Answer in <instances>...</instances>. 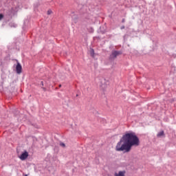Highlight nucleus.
Returning a JSON list of instances; mask_svg holds the SVG:
<instances>
[{"instance_id": "f03ea898", "label": "nucleus", "mask_w": 176, "mask_h": 176, "mask_svg": "<svg viewBox=\"0 0 176 176\" xmlns=\"http://www.w3.org/2000/svg\"><path fill=\"white\" fill-rule=\"evenodd\" d=\"M28 156H29L28 152L27 151H25L21 153V155L19 156V158L20 159V160L24 161L28 159Z\"/></svg>"}, {"instance_id": "423d86ee", "label": "nucleus", "mask_w": 176, "mask_h": 176, "mask_svg": "<svg viewBox=\"0 0 176 176\" xmlns=\"http://www.w3.org/2000/svg\"><path fill=\"white\" fill-rule=\"evenodd\" d=\"M163 135H164V131H160V132L158 133L157 135V137H162V136H163Z\"/></svg>"}, {"instance_id": "39448f33", "label": "nucleus", "mask_w": 176, "mask_h": 176, "mask_svg": "<svg viewBox=\"0 0 176 176\" xmlns=\"http://www.w3.org/2000/svg\"><path fill=\"white\" fill-rule=\"evenodd\" d=\"M125 174H126V171L120 170V171L118 172V173H115L114 176H126Z\"/></svg>"}, {"instance_id": "dca6fc26", "label": "nucleus", "mask_w": 176, "mask_h": 176, "mask_svg": "<svg viewBox=\"0 0 176 176\" xmlns=\"http://www.w3.org/2000/svg\"><path fill=\"white\" fill-rule=\"evenodd\" d=\"M59 87H61V85H59Z\"/></svg>"}, {"instance_id": "f8f14e48", "label": "nucleus", "mask_w": 176, "mask_h": 176, "mask_svg": "<svg viewBox=\"0 0 176 176\" xmlns=\"http://www.w3.org/2000/svg\"><path fill=\"white\" fill-rule=\"evenodd\" d=\"M60 146H65V144H64V143H60Z\"/></svg>"}, {"instance_id": "6e6552de", "label": "nucleus", "mask_w": 176, "mask_h": 176, "mask_svg": "<svg viewBox=\"0 0 176 176\" xmlns=\"http://www.w3.org/2000/svg\"><path fill=\"white\" fill-rule=\"evenodd\" d=\"M102 82L104 83H108V80H107L104 78H102Z\"/></svg>"}, {"instance_id": "9d476101", "label": "nucleus", "mask_w": 176, "mask_h": 176, "mask_svg": "<svg viewBox=\"0 0 176 176\" xmlns=\"http://www.w3.org/2000/svg\"><path fill=\"white\" fill-rule=\"evenodd\" d=\"M11 27H14V28H16V27H17V25H16V24H14V23H12V24L11 25Z\"/></svg>"}, {"instance_id": "1a4fd4ad", "label": "nucleus", "mask_w": 176, "mask_h": 176, "mask_svg": "<svg viewBox=\"0 0 176 176\" xmlns=\"http://www.w3.org/2000/svg\"><path fill=\"white\" fill-rule=\"evenodd\" d=\"M3 19V14H0V20Z\"/></svg>"}, {"instance_id": "9b49d317", "label": "nucleus", "mask_w": 176, "mask_h": 176, "mask_svg": "<svg viewBox=\"0 0 176 176\" xmlns=\"http://www.w3.org/2000/svg\"><path fill=\"white\" fill-rule=\"evenodd\" d=\"M47 14H52V10H49L47 11Z\"/></svg>"}, {"instance_id": "f257e3e1", "label": "nucleus", "mask_w": 176, "mask_h": 176, "mask_svg": "<svg viewBox=\"0 0 176 176\" xmlns=\"http://www.w3.org/2000/svg\"><path fill=\"white\" fill-rule=\"evenodd\" d=\"M140 146V138L134 132L126 133L120 138L116 146V152L129 153L133 146Z\"/></svg>"}, {"instance_id": "7ed1b4c3", "label": "nucleus", "mask_w": 176, "mask_h": 176, "mask_svg": "<svg viewBox=\"0 0 176 176\" xmlns=\"http://www.w3.org/2000/svg\"><path fill=\"white\" fill-rule=\"evenodd\" d=\"M120 54H122V52L120 51H113L112 54L110 56L111 58H116L118 56H120Z\"/></svg>"}, {"instance_id": "0eeeda50", "label": "nucleus", "mask_w": 176, "mask_h": 176, "mask_svg": "<svg viewBox=\"0 0 176 176\" xmlns=\"http://www.w3.org/2000/svg\"><path fill=\"white\" fill-rule=\"evenodd\" d=\"M90 54H91V57H94V50H93V49L91 50Z\"/></svg>"}, {"instance_id": "ddd939ff", "label": "nucleus", "mask_w": 176, "mask_h": 176, "mask_svg": "<svg viewBox=\"0 0 176 176\" xmlns=\"http://www.w3.org/2000/svg\"><path fill=\"white\" fill-rule=\"evenodd\" d=\"M125 27L124 25H122L121 28H120V30H124Z\"/></svg>"}, {"instance_id": "4468645a", "label": "nucleus", "mask_w": 176, "mask_h": 176, "mask_svg": "<svg viewBox=\"0 0 176 176\" xmlns=\"http://www.w3.org/2000/svg\"><path fill=\"white\" fill-rule=\"evenodd\" d=\"M125 21H126V20L124 19H122V23H124Z\"/></svg>"}, {"instance_id": "f3484780", "label": "nucleus", "mask_w": 176, "mask_h": 176, "mask_svg": "<svg viewBox=\"0 0 176 176\" xmlns=\"http://www.w3.org/2000/svg\"><path fill=\"white\" fill-rule=\"evenodd\" d=\"M25 176H28L27 175H25Z\"/></svg>"}, {"instance_id": "2eb2a0df", "label": "nucleus", "mask_w": 176, "mask_h": 176, "mask_svg": "<svg viewBox=\"0 0 176 176\" xmlns=\"http://www.w3.org/2000/svg\"><path fill=\"white\" fill-rule=\"evenodd\" d=\"M41 83H42V85H43V81L41 82Z\"/></svg>"}, {"instance_id": "20e7f679", "label": "nucleus", "mask_w": 176, "mask_h": 176, "mask_svg": "<svg viewBox=\"0 0 176 176\" xmlns=\"http://www.w3.org/2000/svg\"><path fill=\"white\" fill-rule=\"evenodd\" d=\"M16 74H21V71H23V67H21V65L20 63H17L16 66Z\"/></svg>"}]
</instances>
